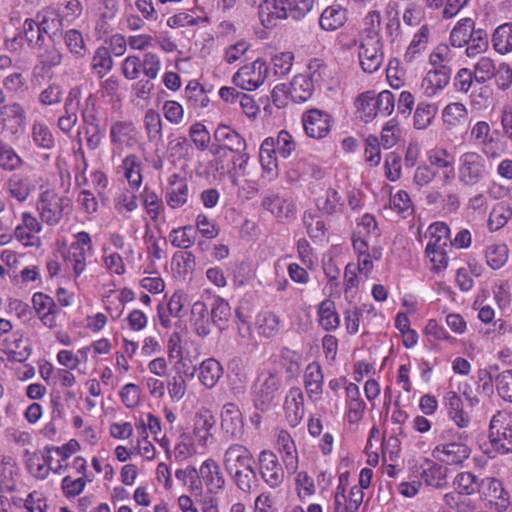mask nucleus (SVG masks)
I'll list each match as a JSON object with an SVG mask.
<instances>
[{"label":"nucleus","instance_id":"obj_45","mask_svg":"<svg viewBox=\"0 0 512 512\" xmlns=\"http://www.w3.org/2000/svg\"><path fill=\"white\" fill-rule=\"evenodd\" d=\"M36 48L38 49L37 58L42 69L50 70L61 64L63 54L54 44L43 45L40 43V47Z\"/></svg>","mask_w":512,"mask_h":512},{"label":"nucleus","instance_id":"obj_51","mask_svg":"<svg viewBox=\"0 0 512 512\" xmlns=\"http://www.w3.org/2000/svg\"><path fill=\"white\" fill-rule=\"evenodd\" d=\"M258 334L265 338L274 337L279 331V318L273 312H264L257 316Z\"/></svg>","mask_w":512,"mask_h":512},{"label":"nucleus","instance_id":"obj_44","mask_svg":"<svg viewBox=\"0 0 512 512\" xmlns=\"http://www.w3.org/2000/svg\"><path fill=\"white\" fill-rule=\"evenodd\" d=\"M63 40L68 51L76 58L82 59L87 55L88 47L83 34L77 29H69L63 34Z\"/></svg>","mask_w":512,"mask_h":512},{"label":"nucleus","instance_id":"obj_49","mask_svg":"<svg viewBox=\"0 0 512 512\" xmlns=\"http://www.w3.org/2000/svg\"><path fill=\"white\" fill-rule=\"evenodd\" d=\"M471 139L483 146V152L488 157H496L497 154L495 152L490 153L489 148L491 144L494 142L493 138L490 136V126L485 121H478L471 129L470 132Z\"/></svg>","mask_w":512,"mask_h":512},{"label":"nucleus","instance_id":"obj_12","mask_svg":"<svg viewBox=\"0 0 512 512\" xmlns=\"http://www.w3.org/2000/svg\"><path fill=\"white\" fill-rule=\"evenodd\" d=\"M304 131L308 137L314 139L325 138L332 127V117L320 109H310L302 115Z\"/></svg>","mask_w":512,"mask_h":512},{"label":"nucleus","instance_id":"obj_4","mask_svg":"<svg viewBox=\"0 0 512 512\" xmlns=\"http://www.w3.org/2000/svg\"><path fill=\"white\" fill-rule=\"evenodd\" d=\"M356 107L359 117L368 123L378 115L389 116L395 108V97L389 90H384L379 94L367 91L358 96Z\"/></svg>","mask_w":512,"mask_h":512},{"label":"nucleus","instance_id":"obj_39","mask_svg":"<svg viewBox=\"0 0 512 512\" xmlns=\"http://www.w3.org/2000/svg\"><path fill=\"white\" fill-rule=\"evenodd\" d=\"M275 138L267 137L260 146L259 161L264 171L276 175L278 164L276 157Z\"/></svg>","mask_w":512,"mask_h":512},{"label":"nucleus","instance_id":"obj_34","mask_svg":"<svg viewBox=\"0 0 512 512\" xmlns=\"http://www.w3.org/2000/svg\"><path fill=\"white\" fill-rule=\"evenodd\" d=\"M444 403L448 409L450 418L455 422V424L460 428L467 427L470 422V418L463 410V404L460 396L455 391H448L444 396Z\"/></svg>","mask_w":512,"mask_h":512},{"label":"nucleus","instance_id":"obj_36","mask_svg":"<svg viewBox=\"0 0 512 512\" xmlns=\"http://www.w3.org/2000/svg\"><path fill=\"white\" fill-rule=\"evenodd\" d=\"M36 25L39 28V33L51 35L55 34L62 27V18L60 14L53 8H45L37 13Z\"/></svg>","mask_w":512,"mask_h":512},{"label":"nucleus","instance_id":"obj_14","mask_svg":"<svg viewBox=\"0 0 512 512\" xmlns=\"http://www.w3.org/2000/svg\"><path fill=\"white\" fill-rule=\"evenodd\" d=\"M223 465L227 473H237L239 469L254 467V458L245 445L234 443L226 449Z\"/></svg>","mask_w":512,"mask_h":512},{"label":"nucleus","instance_id":"obj_16","mask_svg":"<svg viewBox=\"0 0 512 512\" xmlns=\"http://www.w3.org/2000/svg\"><path fill=\"white\" fill-rule=\"evenodd\" d=\"M221 428L234 440H240L244 435L243 416L235 403H226L221 412Z\"/></svg>","mask_w":512,"mask_h":512},{"label":"nucleus","instance_id":"obj_17","mask_svg":"<svg viewBox=\"0 0 512 512\" xmlns=\"http://www.w3.org/2000/svg\"><path fill=\"white\" fill-rule=\"evenodd\" d=\"M137 128L131 120H118L111 124L109 139L116 148L132 147L137 142Z\"/></svg>","mask_w":512,"mask_h":512},{"label":"nucleus","instance_id":"obj_23","mask_svg":"<svg viewBox=\"0 0 512 512\" xmlns=\"http://www.w3.org/2000/svg\"><path fill=\"white\" fill-rule=\"evenodd\" d=\"M199 476L211 493L217 494L225 487V478L221 472L220 466L211 458L201 464L198 472V477Z\"/></svg>","mask_w":512,"mask_h":512},{"label":"nucleus","instance_id":"obj_28","mask_svg":"<svg viewBox=\"0 0 512 512\" xmlns=\"http://www.w3.org/2000/svg\"><path fill=\"white\" fill-rule=\"evenodd\" d=\"M213 136L217 143L229 148L230 152H240L247 148L245 139L227 125L219 124Z\"/></svg>","mask_w":512,"mask_h":512},{"label":"nucleus","instance_id":"obj_33","mask_svg":"<svg viewBox=\"0 0 512 512\" xmlns=\"http://www.w3.org/2000/svg\"><path fill=\"white\" fill-rule=\"evenodd\" d=\"M429 38L430 28L428 25H422L414 34L409 46L407 47L404 54V61L406 63H412L421 56L427 48Z\"/></svg>","mask_w":512,"mask_h":512},{"label":"nucleus","instance_id":"obj_5","mask_svg":"<svg viewBox=\"0 0 512 512\" xmlns=\"http://www.w3.org/2000/svg\"><path fill=\"white\" fill-rule=\"evenodd\" d=\"M486 176V161L481 154L469 151L460 155L458 164L459 183L472 187L482 182Z\"/></svg>","mask_w":512,"mask_h":512},{"label":"nucleus","instance_id":"obj_55","mask_svg":"<svg viewBox=\"0 0 512 512\" xmlns=\"http://www.w3.org/2000/svg\"><path fill=\"white\" fill-rule=\"evenodd\" d=\"M426 157L430 167L434 166L438 169L453 171L454 157L447 149L435 147L427 151Z\"/></svg>","mask_w":512,"mask_h":512},{"label":"nucleus","instance_id":"obj_61","mask_svg":"<svg viewBox=\"0 0 512 512\" xmlns=\"http://www.w3.org/2000/svg\"><path fill=\"white\" fill-rule=\"evenodd\" d=\"M381 14L378 10L369 11L364 18L361 38L382 39L380 34Z\"/></svg>","mask_w":512,"mask_h":512},{"label":"nucleus","instance_id":"obj_52","mask_svg":"<svg viewBox=\"0 0 512 512\" xmlns=\"http://www.w3.org/2000/svg\"><path fill=\"white\" fill-rule=\"evenodd\" d=\"M189 197L187 181H180L177 185L168 187L166 191V202L172 209H177L186 204Z\"/></svg>","mask_w":512,"mask_h":512},{"label":"nucleus","instance_id":"obj_57","mask_svg":"<svg viewBox=\"0 0 512 512\" xmlns=\"http://www.w3.org/2000/svg\"><path fill=\"white\" fill-rule=\"evenodd\" d=\"M442 117L445 125L455 127L467 119L468 111L462 103H450L444 108Z\"/></svg>","mask_w":512,"mask_h":512},{"label":"nucleus","instance_id":"obj_37","mask_svg":"<svg viewBox=\"0 0 512 512\" xmlns=\"http://www.w3.org/2000/svg\"><path fill=\"white\" fill-rule=\"evenodd\" d=\"M222 375V365L213 358L204 360L199 367V381L208 389L213 388Z\"/></svg>","mask_w":512,"mask_h":512},{"label":"nucleus","instance_id":"obj_26","mask_svg":"<svg viewBox=\"0 0 512 512\" xmlns=\"http://www.w3.org/2000/svg\"><path fill=\"white\" fill-rule=\"evenodd\" d=\"M53 460L51 449H46V452L42 456L34 455L29 459L28 469L30 473L38 479H45L50 471L61 474L64 470V466L61 463L54 465Z\"/></svg>","mask_w":512,"mask_h":512},{"label":"nucleus","instance_id":"obj_41","mask_svg":"<svg viewBox=\"0 0 512 512\" xmlns=\"http://www.w3.org/2000/svg\"><path fill=\"white\" fill-rule=\"evenodd\" d=\"M480 480L475 474L469 471L458 473L453 480V487L462 496H471L479 493Z\"/></svg>","mask_w":512,"mask_h":512},{"label":"nucleus","instance_id":"obj_27","mask_svg":"<svg viewBox=\"0 0 512 512\" xmlns=\"http://www.w3.org/2000/svg\"><path fill=\"white\" fill-rule=\"evenodd\" d=\"M190 324L194 332L199 337H206L211 331V318H209L208 308L202 301L193 303L190 311Z\"/></svg>","mask_w":512,"mask_h":512},{"label":"nucleus","instance_id":"obj_21","mask_svg":"<svg viewBox=\"0 0 512 512\" xmlns=\"http://www.w3.org/2000/svg\"><path fill=\"white\" fill-rule=\"evenodd\" d=\"M6 186L10 197L20 203L25 202L36 190L34 179L30 175L22 173L11 175L7 180Z\"/></svg>","mask_w":512,"mask_h":512},{"label":"nucleus","instance_id":"obj_60","mask_svg":"<svg viewBox=\"0 0 512 512\" xmlns=\"http://www.w3.org/2000/svg\"><path fill=\"white\" fill-rule=\"evenodd\" d=\"M32 137L34 143L41 148L51 149L54 147L55 141L51 130L46 124L40 121L33 123Z\"/></svg>","mask_w":512,"mask_h":512},{"label":"nucleus","instance_id":"obj_22","mask_svg":"<svg viewBox=\"0 0 512 512\" xmlns=\"http://www.w3.org/2000/svg\"><path fill=\"white\" fill-rule=\"evenodd\" d=\"M451 73L449 66L428 71L421 83L423 93L428 97L435 96L448 85Z\"/></svg>","mask_w":512,"mask_h":512},{"label":"nucleus","instance_id":"obj_24","mask_svg":"<svg viewBox=\"0 0 512 512\" xmlns=\"http://www.w3.org/2000/svg\"><path fill=\"white\" fill-rule=\"evenodd\" d=\"M0 123L5 131L16 134L26 124V112L24 107L18 103H8L3 107Z\"/></svg>","mask_w":512,"mask_h":512},{"label":"nucleus","instance_id":"obj_30","mask_svg":"<svg viewBox=\"0 0 512 512\" xmlns=\"http://www.w3.org/2000/svg\"><path fill=\"white\" fill-rule=\"evenodd\" d=\"M19 468L11 456H3L0 461V487L3 491L12 493L17 490L16 480Z\"/></svg>","mask_w":512,"mask_h":512},{"label":"nucleus","instance_id":"obj_58","mask_svg":"<svg viewBox=\"0 0 512 512\" xmlns=\"http://www.w3.org/2000/svg\"><path fill=\"white\" fill-rule=\"evenodd\" d=\"M437 113V106L430 103L420 102L414 113V127L426 129Z\"/></svg>","mask_w":512,"mask_h":512},{"label":"nucleus","instance_id":"obj_13","mask_svg":"<svg viewBox=\"0 0 512 512\" xmlns=\"http://www.w3.org/2000/svg\"><path fill=\"white\" fill-rule=\"evenodd\" d=\"M262 479L271 488L279 487L284 481V470L276 456L270 450H262L258 456Z\"/></svg>","mask_w":512,"mask_h":512},{"label":"nucleus","instance_id":"obj_6","mask_svg":"<svg viewBox=\"0 0 512 512\" xmlns=\"http://www.w3.org/2000/svg\"><path fill=\"white\" fill-rule=\"evenodd\" d=\"M93 253L92 239L85 231L74 235V241L70 244L65 254V262L71 268L75 278H78L86 269L87 257Z\"/></svg>","mask_w":512,"mask_h":512},{"label":"nucleus","instance_id":"obj_29","mask_svg":"<svg viewBox=\"0 0 512 512\" xmlns=\"http://www.w3.org/2000/svg\"><path fill=\"white\" fill-rule=\"evenodd\" d=\"M316 70L313 71L312 76L299 74L295 76L290 84V96L296 103H303L311 98L314 91V77Z\"/></svg>","mask_w":512,"mask_h":512},{"label":"nucleus","instance_id":"obj_38","mask_svg":"<svg viewBox=\"0 0 512 512\" xmlns=\"http://www.w3.org/2000/svg\"><path fill=\"white\" fill-rule=\"evenodd\" d=\"M124 176L130 187L138 190L143 181L142 163L135 154L127 155L122 161Z\"/></svg>","mask_w":512,"mask_h":512},{"label":"nucleus","instance_id":"obj_42","mask_svg":"<svg viewBox=\"0 0 512 512\" xmlns=\"http://www.w3.org/2000/svg\"><path fill=\"white\" fill-rule=\"evenodd\" d=\"M429 241L426 249L450 247V229L444 222H435L428 228Z\"/></svg>","mask_w":512,"mask_h":512},{"label":"nucleus","instance_id":"obj_9","mask_svg":"<svg viewBox=\"0 0 512 512\" xmlns=\"http://www.w3.org/2000/svg\"><path fill=\"white\" fill-rule=\"evenodd\" d=\"M479 494L482 500L498 512L505 511L510 505L509 493L504 488L502 481L495 477H485L480 480Z\"/></svg>","mask_w":512,"mask_h":512},{"label":"nucleus","instance_id":"obj_48","mask_svg":"<svg viewBox=\"0 0 512 512\" xmlns=\"http://www.w3.org/2000/svg\"><path fill=\"white\" fill-rule=\"evenodd\" d=\"M195 453V446L191 437L187 434H182L178 438L173 451L166 447V454L169 459L174 458L177 462H183L193 456Z\"/></svg>","mask_w":512,"mask_h":512},{"label":"nucleus","instance_id":"obj_35","mask_svg":"<svg viewBox=\"0 0 512 512\" xmlns=\"http://www.w3.org/2000/svg\"><path fill=\"white\" fill-rule=\"evenodd\" d=\"M491 43L500 55L512 53V22L499 25L492 33Z\"/></svg>","mask_w":512,"mask_h":512},{"label":"nucleus","instance_id":"obj_43","mask_svg":"<svg viewBox=\"0 0 512 512\" xmlns=\"http://www.w3.org/2000/svg\"><path fill=\"white\" fill-rule=\"evenodd\" d=\"M475 23L471 18H463L457 22L450 33V42L454 47L466 46L473 36Z\"/></svg>","mask_w":512,"mask_h":512},{"label":"nucleus","instance_id":"obj_63","mask_svg":"<svg viewBox=\"0 0 512 512\" xmlns=\"http://www.w3.org/2000/svg\"><path fill=\"white\" fill-rule=\"evenodd\" d=\"M47 508L46 498L36 490L30 492L21 504V512H46Z\"/></svg>","mask_w":512,"mask_h":512},{"label":"nucleus","instance_id":"obj_50","mask_svg":"<svg viewBox=\"0 0 512 512\" xmlns=\"http://www.w3.org/2000/svg\"><path fill=\"white\" fill-rule=\"evenodd\" d=\"M509 249L506 244H491L486 247L487 264L494 270L502 268L508 260Z\"/></svg>","mask_w":512,"mask_h":512},{"label":"nucleus","instance_id":"obj_15","mask_svg":"<svg viewBox=\"0 0 512 512\" xmlns=\"http://www.w3.org/2000/svg\"><path fill=\"white\" fill-rule=\"evenodd\" d=\"M470 448L459 442L438 444L432 451V456L447 465H458L470 456Z\"/></svg>","mask_w":512,"mask_h":512},{"label":"nucleus","instance_id":"obj_54","mask_svg":"<svg viewBox=\"0 0 512 512\" xmlns=\"http://www.w3.org/2000/svg\"><path fill=\"white\" fill-rule=\"evenodd\" d=\"M24 164L22 158L7 143L0 139V167L6 171H15Z\"/></svg>","mask_w":512,"mask_h":512},{"label":"nucleus","instance_id":"obj_56","mask_svg":"<svg viewBox=\"0 0 512 512\" xmlns=\"http://www.w3.org/2000/svg\"><path fill=\"white\" fill-rule=\"evenodd\" d=\"M231 317V308L229 303L221 298L216 297L213 299L211 305V322L212 324L223 328Z\"/></svg>","mask_w":512,"mask_h":512},{"label":"nucleus","instance_id":"obj_3","mask_svg":"<svg viewBox=\"0 0 512 512\" xmlns=\"http://www.w3.org/2000/svg\"><path fill=\"white\" fill-rule=\"evenodd\" d=\"M488 438L486 453L490 458L512 452V416L498 411L490 421Z\"/></svg>","mask_w":512,"mask_h":512},{"label":"nucleus","instance_id":"obj_47","mask_svg":"<svg viewBox=\"0 0 512 512\" xmlns=\"http://www.w3.org/2000/svg\"><path fill=\"white\" fill-rule=\"evenodd\" d=\"M316 205L319 211L327 215L341 212L344 208V202L341 196L333 188H329L323 197H319L316 201Z\"/></svg>","mask_w":512,"mask_h":512},{"label":"nucleus","instance_id":"obj_7","mask_svg":"<svg viewBox=\"0 0 512 512\" xmlns=\"http://www.w3.org/2000/svg\"><path fill=\"white\" fill-rule=\"evenodd\" d=\"M268 73V67L263 59H256L242 66L233 76V83L243 90L253 91L261 86Z\"/></svg>","mask_w":512,"mask_h":512},{"label":"nucleus","instance_id":"obj_40","mask_svg":"<svg viewBox=\"0 0 512 512\" xmlns=\"http://www.w3.org/2000/svg\"><path fill=\"white\" fill-rule=\"evenodd\" d=\"M319 324L325 331L339 327L340 317L336 312L335 303L329 299L323 300L318 307Z\"/></svg>","mask_w":512,"mask_h":512},{"label":"nucleus","instance_id":"obj_64","mask_svg":"<svg viewBox=\"0 0 512 512\" xmlns=\"http://www.w3.org/2000/svg\"><path fill=\"white\" fill-rule=\"evenodd\" d=\"M494 380L499 396L512 402V369L499 373Z\"/></svg>","mask_w":512,"mask_h":512},{"label":"nucleus","instance_id":"obj_31","mask_svg":"<svg viewBox=\"0 0 512 512\" xmlns=\"http://www.w3.org/2000/svg\"><path fill=\"white\" fill-rule=\"evenodd\" d=\"M144 130L147 140L159 146L163 140V121L160 114L154 109H148L143 118Z\"/></svg>","mask_w":512,"mask_h":512},{"label":"nucleus","instance_id":"obj_1","mask_svg":"<svg viewBox=\"0 0 512 512\" xmlns=\"http://www.w3.org/2000/svg\"><path fill=\"white\" fill-rule=\"evenodd\" d=\"M282 386V378L277 371L259 373L251 387L254 407L261 412L268 411L278 401Z\"/></svg>","mask_w":512,"mask_h":512},{"label":"nucleus","instance_id":"obj_32","mask_svg":"<svg viewBox=\"0 0 512 512\" xmlns=\"http://www.w3.org/2000/svg\"><path fill=\"white\" fill-rule=\"evenodd\" d=\"M347 21L346 9L340 5H331L323 10L320 15L319 25L325 31H335Z\"/></svg>","mask_w":512,"mask_h":512},{"label":"nucleus","instance_id":"obj_25","mask_svg":"<svg viewBox=\"0 0 512 512\" xmlns=\"http://www.w3.org/2000/svg\"><path fill=\"white\" fill-rule=\"evenodd\" d=\"M303 382L309 399H319L323 393L324 375L318 362H312L306 367Z\"/></svg>","mask_w":512,"mask_h":512},{"label":"nucleus","instance_id":"obj_2","mask_svg":"<svg viewBox=\"0 0 512 512\" xmlns=\"http://www.w3.org/2000/svg\"><path fill=\"white\" fill-rule=\"evenodd\" d=\"M71 204L69 197L59 195L54 189L47 188L38 195L36 211L43 223L56 226L64 215L71 211Z\"/></svg>","mask_w":512,"mask_h":512},{"label":"nucleus","instance_id":"obj_10","mask_svg":"<svg viewBox=\"0 0 512 512\" xmlns=\"http://www.w3.org/2000/svg\"><path fill=\"white\" fill-rule=\"evenodd\" d=\"M358 55L364 72L370 74L376 72L384 60L382 39L360 37Z\"/></svg>","mask_w":512,"mask_h":512},{"label":"nucleus","instance_id":"obj_8","mask_svg":"<svg viewBox=\"0 0 512 512\" xmlns=\"http://www.w3.org/2000/svg\"><path fill=\"white\" fill-rule=\"evenodd\" d=\"M42 223L32 212H22L20 222L14 229L15 238L25 247H39L41 245L39 234L43 230Z\"/></svg>","mask_w":512,"mask_h":512},{"label":"nucleus","instance_id":"obj_19","mask_svg":"<svg viewBox=\"0 0 512 512\" xmlns=\"http://www.w3.org/2000/svg\"><path fill=\"white\" fill-rule=\"evenodd\" d=\"M283 409L285 418L291 427L300 424L304 417V395L299 387L290 388L285 397Z\"/></svg>","mask_w":512,"mask_h":512},{"label":"nucleus","instance_id":"obj_46","mask_svg":"<svg viewBox=\"0 0 512 512\" xmlns=\"http://www.w3.org/2000/svg\"><path fill=\"white\" fill-rule=\"evenodd\" d=\"M113 67V60L110 55V50L107 47H98L91 59V69L99 77L106 76Z\"/></svg>","mask_w":512,"mask_h":512},{"label":"nucleus","instance_id":"obj_11","mask_svg":"<svg viewBox=\"0 0 512 512\" xmlns=\"http://www.w3.org/2000/svg\"><path fill=\"white\" fill-rule=\"evenodd\" d=\"M43 42L44 37L39 33L36 21L27 18L18 32L13 37L6 39L5 47L11 52H17L24 47L25 43L30 48L36 49Z\"/></svg>","mask_w":512,"mask_h":512},{"label":"nucleus","instance_id":"obj_20","mask_svg":"<svg viewBox=\"0 0 512 512\" xmlns=\"http://www.w3.org/2000/svg\"><path fill=\"white\" fill-rule=\"evenodd\" d=\"M420 468V477L427 486L436 489H444L448 486V469L446 467L426 458L423 460Z\"/></svg>","mask_w":512,"mask_h":512},{"label":"nucleus","instance_id":"obj_59","mask_svg":"<svg viewBox=\"0 0 512 512\" xmlns=\"http://www.w3.org/2000/svg\"><path fill=\"white\" fill-rule=\"evenodd\" d=\"M31 347L27 341L21 337H15L12 343L7 347L6 354L9 361L24 362L31 355Z\"/></svg>","mask_w":512,"mask_h":512},{"label":"nucleus","instance_id":"obj_53","mask_svg":"<svg viewBox=\"0 0 512 512\" xmlns=\"http://www.w3.org/2000/svg\"><path fill=\"white\" fill-rule=\"evenodd\" d=\"M196 239V231L190 225L174 228L169 234V240L174 247L181 249L190 248Z\"/></svg>","mask_w":512,"mask_h":512},{"label":"nucleus","instance_id":"obj_18","mask_svg":"<svg viewBox=\"0 0 512 512\" xmlns=\"http://www.w3.org/2000/svg\"><path fill=\"white\" fill-rule=\"evenodd\" d=\"M248 3L257 8L259 19L267 28L278 19L288 18L287 7L279 6L276 0H248Z\"/></svg>","mask_w":512,"mask_h":512},{"label":"nucleus","instance_id":"obj_62","mask_svg":"<svg viewBox=\"0 0 512 512\" xmlns=\"http://www.w3.org/2000/svg\"><path fill=\"white\" fill-rule=\"evenodd\" d=\"M303 223L306 227L308 235L312 239L321 240L326 234L325 223L313 212H305Z\"/></svg>","mask_w":512,"mask_h":512}]
</instances>
